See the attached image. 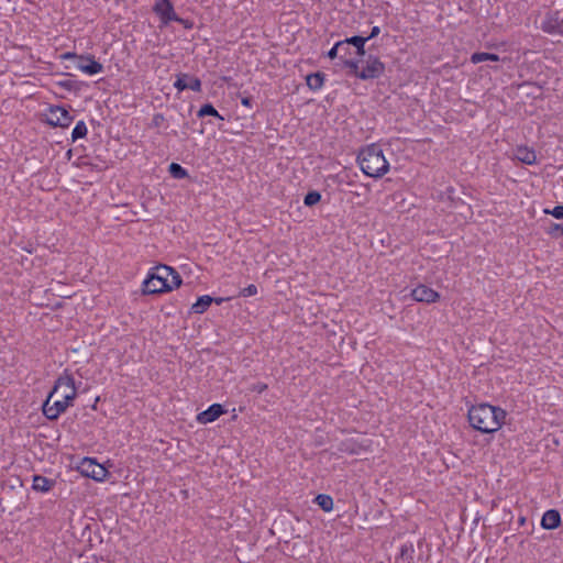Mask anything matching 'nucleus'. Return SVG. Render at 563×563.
<instances>
[{"instance_id":"nucleus-1","label":"nucleus","mask_w":563,"mask_h":563,"mask_svg":"<svg viewBox=\"0 0 563 563\" xmlns=\"http://www.w3.org/2000/svg\"><path fill=\"white\" fill-rule=\"evenodd\" d=\"M77 397L75 379L68 373H64L55 382L53 390L43 404V413L49 420L57 419L67 410Z\"/></svg>"},{"instance_id":"nucleus-2","label":"nucleus","mask_w":563,"mask_h":563,"mask_svg":"<svg viewBox=\"0 0 563 563\" xmlns=\"http://www.w3.org/2000/svg\"><path fill=\"white\" fill-rule=\"evenodd\" d=\"M506 418L505 409L487 402L472 405L467 410L470 426L482 433L489 434L499 431L505 424Z\"/></svg>"},{"instance_id":"nucleus-3","label":"nucleus","mask_w":563,"mask_h":563,"mask_svg":"<svg viewBox=\"0 0 563 563\" xmlns=\"http://www.w3.org/2000/svg\"><path fill=\"white\" fill-rule=\"evenodd\" d=\"M180 285L181 278L176 271L169 266L159 265L154 267L143 282V291L145 294H159L172 291Z\"/></svg>"},{"instance_id":"nucleus-4","label":"nucleus","mask_w":563,"mask_h":563,"mask_svg":"<svg viewBox=\"0 0 563 563\" xmlns=\"http://www.w3.org/2000/svg\"><path fill=\"white\" fill-rule=\"evenodd\" d=\"M357 162L362 172L369 177L379 178L389 172V162L377 144H371L361 150Z\"/></svg>"},{"instance_id":"nucleus-5","label":"nucleus","mask_w":563,"mask_h":563,"mask_svg":"<svg viewBox=\"0 0 563 563\" xmlns=\"http://www.w3.org/2000/svg\"><path fill=\"white\" fill-rule=\"evenodd\" d=\"M63 59H74L75 67L81 73L93 76L103 70L101 63L97 62L91 55L78 56L75 53L67 52L62 55Z\"/></svg>"},{"instance_id":"nucleus-6","label":"nucleus","mask_w":563,"mask_h":563,"mask_svg":"<svg viewBox=\"0 0 563 563\" xmlns=\"http://www.w3.org/2000/svg\"><path fill=\"white\" fill-rule=\"evenodd\" d=\"M77 470L85 477L92 478L100 483L106 481L109 475L108 470L102 464H99L96 460L90 457L82 459L79 462Z\"/></svg>"},{"instance_id":"nucleus-7","label":"nucleus","mask_w":563,"mask_h":563,"mask_svg":"<svg viewBox=\"0 0 563 563\" xmlns=\"http://www.w3.org/2000/svg\"><path fill=\"white\" fill-rule=\"evenodd\" d=\"M44 120L52 126L68 128L73 122V117L63 107H49L44 113Z\"/></svg>"},{"instance_id":"nucleus-8","label":"nucleus","mask_w":563,"mask_h":563,"mask_svg":"<svg viewBox=\"0 0 563 563\" xmlns=\"http://www.w3.org/2000/svg\"><path fill=\"white\" fill-rule=\"evenodd\" d=\"M385 73V64L375 56H369L361 71L357 73V78L362 80L376 79Z\"/></svg>"},{"instance_id":"nucleus-9","label":"nucleus","mask_w":563,"mask_h":563,"mask_svg":"<svg viewBox=\"0 0 563 563\" xmlns=\"http://www.w3.org/2000/svg\"><path fill=\"white\" fill-rule=\"evenodd\" d=\"M153 11L159 18L162 24L166 25L172 21H181L175 13L170 0H157L153 7Z\"/></svg>"},{"instance_id":"nucleus-10","label":"nucleus","mask_w":563,"mask_h":563,"mask_svg":"<svg viewBox=\"0 0 563 563\" xmlns=\"http://www.w3.org/2000/svg\"><path fill=\"white\" fill-rule=\"evenodd\" d=\"M411 297L413 300L424 303H434L440 300V294L426 285L415 287L411 290Z\"/></svg>"},{"instance_id":"nucleus-11","label":"nucleus","mask_w":563,"mask_h":563,"mask_svg":"<svg viewBox=\"0 0 563 563\" xmlns=\"http://www.w3.org/2000/svg\"><path fill=\"white\" fill-rule=\"evenodd\" d=\"M225 413L222 405L213 404L208 409L199 412L196 420L200 424H207L216 421L219 417Z\"/></svg>"},{"instance_id":"nucleus-12","label":"nucleus","mask_w":563,"mask_h":563,"mask_svg":"<svg viewBox=\"0 0 563 563\" xmlns=\"http://www.w3.org/2000/svg\"><path fill=\"white\" fill-rule=\"evenodd\" d=\"M512 158L527 165H534L538 162L534 150L527 145H518L514 150Z\"/></svg>"},{"instance_id":"nucleus-13","label":"nucleus","mask_w":563,"mask_h":563,"mask_svg":"<svg viewBox=\"0 0 563 563\" xmlns=\"http://www.w3.org/2000/svg\"><path fill=\"white\" fill-rule=\"evenodd\" d=\"M175 87L178 90L191 89L194 91L201 90V82L196 77H190L187 74H180L177 76V80L175 81Z\"/></svg>"},{"instance_id":"nucleus-14","label":"nucleus","mask_w":563,"mask_h":563,"mask_svg":"<svg viewBox=\"0 0 563 563\" xmlns=\"http://www.w3.org/2000/svg\"><path fill=\"white\" fill-rule=\"evenodd\" d=\"M561 523V516L558 510L550 509L544 512L542 519H541V526L544 529L552 530L560 526Z\"/></svg>"},{"instance_id":"nucleus-15","label":"nucleus","mask_w":563,"mask_h":563,"mask_svg":"<svg viewBox=\"0 0 563 563\" xmlns=\"http://www.w3.org/2000/svg\"><path fill=\"white\" fill-rule=\"evenodd\" d=\"M53 486H54V481H52L47 477H44L41 475H35L33 477L32 487L34 490H37L41 493H47L53 488Z\"/></svg>"},{"instance_id":"nucleus-16","label":"nucleus","mask_w":563,"mask_h":563,"mask_svg":"<svg viewBox=\"0 0 563 563\" xmlns=\"http://www.w3.org/2000/svg\"><path fill=\"white\" fill-rule=\"evenodd\" d=\"M345 45H354L356 47L357 54L360 56L365 55V43L367 42L366 37L363 36H352L344 40Z\"/></svg>"},{"instance_id":"nucleus-17","label":"nucleus","mask_w":563,"mask_h":563,"mask_svg":"<svg viewBox=\"0 0 563 563\" xmlns=\"http://www.w3.org/2000/svg\"><path fill=\"white\" fill-rule=\"evenodd\" d=\"M213 301V298L206 295L198 298V300L191 306V309L195 313H203L211 302Z\"/></svg>"},{"instance_id":"nucleus-18","label":"nucleus","mask_w":563,"mask_h":563,"mask_svg":"<svg viewBox=\"0 0 563 563\" xmlns=\"http://www.w3.org/2000/svg\"><path fill=\"white\" fill-rule=\"evenodd\" d=\"M314 503L325 512L332 511L334 507L332 497L325 494H319Z\"/></svg>"},{"instance_id":"nucleus-19","label":"nucleus","mask_w":563,"mask_h":563,"mask_svg":"<svg viewBox=\"0 0 563 563\" xmlns=\"http://www.w3.org/2000/svg\"><path fill=\"white\" fill-rule=\"evenodd\" d=\"M307 86L312 90H319L322 88L324 82V77L320 73L310 74L306 77Z\"/></svg>"},{"instance_id":"nucleus-20","label":"nucleus","mask_w":563,"mask_h":563,"mask_svg":"<svg viewBox=\"0 0 563 563\" xmlns=\"http://www.w3.org/2000/svg\"><path fill=\"white\" fill-rule=\"evenodd\" d=\"M543 29L548 32L554 33H563V19L559 18H550L545 23Z\"/></svg>"},{"instance_id":"nucleus-21","label":"nucleus","mask_w":563,"mask_h":563,"mask_svg":"<svg viewBox=\"0 0 563 563\" xmlns=\"http://www.w3.org/2000/svg\"><path fill=\"white\" fill-rule=\"evenodd\" d=\"M500 58L498 55L496 54H490V53H484V52H481V53H474L472 56H471V62L473 64H478V63H482V62H486V60H492V62H498Z\"/></svg>"},{"instance_id":"nucleus-22","label":"nucleus","mask_w":563,"mask_h":563,"mask_svg":"<svg viewBox=\"0 0 563 563\" xmlns=\"http://www.w3.org/2000/svg\"><path fill=\"white\" fill-rule=\"evenodd\" d=\"M205 115H212V117L219 118L220 120H223V117L210 103H207V104L202 106L200 108V110L198 111V117L201 118V117H205Z\"/></svg>"},{"instance_id":"nucleus-23","label":"nucleus","mask_w":563,"mask_h":563,"mask_svg":"<svg viewBox=\"0 0 563 563\" xmlns=\"http://www.w3.org/2000/svg\"><path fill=\"white\" fill-rule=\"evenodd\" d=\"M87 126L85 124L84 121H79L77 122V124L75 125L73 132H71V137L74 141L78 140V139H82L87 135Z\"/></svg>"},{"instance_id":"nucleus-24","label":"nucleus","mask_w":563,"mask_h":563,"mask_svg":"<svg viewBox=\"0 0 563 563\" xmlns=\"http://www.w3.org/2000/svg\"><path fill=\"white\" fill-rule=\"evenodd\" d=\"M168 169L170 175L177 179H183L188 175L187 170L177 163H172Z\"/></svg>"},{"instance_id":"nucleus-25","label":"nucleus","mask_w":563,"mask_h":563,"mask_svg":"<svg viewBox=\"0 0 563 563\" xmlns=\"http://www.w3.org/2000/svg\"><path fill=\"white\" fill-rule=\"evenodd\" d=\"M321 199V195L318 191H310L305 197V205L308 207L317 205Z\"/></svg>"},{"instance_id":"nucleus-26","label":"nucleus","mask_w":563,"mask_h":563,"mask_svg":"<svg viewBox=\"0 0 563 563\" xmlns=\"http://www.w3.org/2000/svg\"><path fill=\"white\" fill-rule=\"evenodd\" d=\"M343 48H346L344 40L336 42L334 46L328 52V57L334 59L339 56Z\"/></svg>"},{"instance_id":"nucleus-27","label":"nucleus","mask_w":563,"mask_h":563,"mask_svg":"<svg viewBox=\"0 0 563 563\" xmlns=\"http://www.w3.org/2000/svg\"><path fill=\"white\" fill-rule=\"evenodd\" d=\"M547 232L551 238L558 239L563 234V225L559 223H552Z\"/></svg>"},{"instance_id":"nucleus-28","label":"nucleus","mask_w":563,"mask_h":563,"mask_svg":"<svg viewBox=\"0 0 563 563\" xmlns=\"http://www.w3.org/2000/svg\"><path fill=\"white\" fill-rule=\"evenodd\" d=\"M543 212L547 214H551L556 219H563V206L562 205H559V206L554 207L553 209H544Z\"/></svg>"},{"instance_id":"nucleus-29","label":"nucleus","mask_w":563,"mask_h":563,"mask_svg":"<svg viewBox=\"0 0 563 563\" xmlns=\"http://www.w3.org/2000/svg\"><path fill=\"white\" fill-rule=\"evenodd\" d=\"M240 295L243 297H252L257 295V287L253 284L249 285L247 287L243 288L240 291Z\"/></svg>"},{"instance_id":"nucleus-30","label":"nucleus","mask_w":563,"mask_h":563,"mask_svg":"<svg viewBox=\"0 0 563 563\" xmlns=\"http://www.w3.org/2000/svg\"><path fill=\"white\" fill-rule=\"evenodd\" d=\"M345 66L351 69V71L357 77V73L361 71L358 64L353 60H345Z\"/></svg>"},{"instance_id":"nucleus-31","label":"nucleus","mask_w":563,"mask_h":563,"mask_svg":"<svg viewBox=\"0 0 563 563\" xmlns=\"http://www.w3.org/2000/svg\"><path fill=\"white\" fill-rule=\"evenodd\" d=\"M267 388H268V386L265 383H256L252 386V390L257 394H262V393L266 391Z\"/></svg>"},{"instance_id":"nucleus-32","label":"nucleus","mask_w":563,"mask_h":563,"mask_svg":"<svg viewBox=\"0 0 563 563\" xmlns=\"http://www.w3.org/2000/svg\"><path fill=\"white\" fill-rule=\"evenodd\" d=\"M379 32H380V29H379L378 26H374V27L372 29L371 34L366 37V38H367V41H368L369 38H373V37L377 36V35L379 34Z\"/></svg>"},{"instance_id":"nucleus-33","label":"nucleus","mask_w":563,"mask_h":563,"mask_svg":"<svg viewBox=\"0 0 563 563\" xmlns=\"http://www.w3.org/2000/svg\"><path fill=\"white\" fill-rule=\"evenodd\" d=\"M241 102H242V104H243L244 107H247V108H249V107H251V100H250V98H247V97L243 98V99L241 100Z\"/></svg>"},{"instance_id":"nucleus-34","label":"nucleus","mask_w":563,"mask_h":563,"mask_svg":"<svg viewBox=\"0 0 563 563\" xmlns=\"http://www.w3.org/2000/svg\"><path fill=\"white\" fill-rule=\"evenodd\" d=\"M342 51H343L342 57L346 56L349 53V46H346V48H343Z\"/></svg>"},{"instance_id":"nucleus-35","label":"nucleus","mask_w":563,"mask_h":563,"mask_svg":"<svg viewBox=\"0 0 563 563\" xmlns=\"http://www.w3.org/2000/svg\"><path fill=\"white\" fill-rule=\"evenodd\" d=\"M222 301H223V299H222V298H220V299H216V302H217V303H220V302H222Z\"/></svg>"},{"instance_id":"nucleus-36","label":"nucleus","mask_w":563,"mask_h":563,"mask_svg":"<svg viewBox=\"0 0 563 563\" xmlns=\"http://www.w3.org/2000/svg\"><path fill=\"white\" fill-rule=\"evenodd\" d=\"M180 23L184 24V26H188L187 23L181 19V21H179Z\"/></svg>"}]
</instances>
